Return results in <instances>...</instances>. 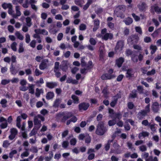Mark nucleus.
Here are the masks:
<instances>
[{"label": "nucleus", "instance_id": "1", "mask_svg": "<svg viewBox=\"0 0 161 161\" xmlns=\"http://www.w3.org/2000/svg\"><path fill=\"white\" fill-rule=\"evenodd\" d=\"M40 119L44 121V118L40 114H38L35 117L34 120L35 127L30 133L31 136L35 135L37 132L38 129L41 127V121Z\"/></svg>", "mask_w": 161, "mask_h": 161}, {"label": "nucleus", "instance_id": "2", "mask_svg": "<svg viewBox=\"0 0 161 161\" xmlns=\"http://www.w3.org/2000/svg\"><path fill=\"white\" fill-rule=\"evenodd\" d=\"M84 57L82 58L81 59V65L82 67H84L83 69L80 70V72L82 74H86L87 70L91 68L92 66V62L91 61H89L87 64H86L85 59Z\"/></svg>", "mask_w": 161, "mask_h": 161}, {"label": "nucleus", "instance_id": "3", "mask_svg": "<svg viewBox=\"0 0 161 161\" xmlns=\"http://www.w3.org/2000/svg\"><path fill=\"white\" fill-rule=\"evenodd\" d=\"M73 114L71 112H66L65 113L62 112L58 114L56 116L57 119H59L63 117L62 119V121H65L69 118L72 117Z\"/></svg>", "mask_w": 161, "mask_h": 161}, {"label": "nucleus", "instance_id": "4", "mask_svg": "<svg viewBox=\"0 0 161 161\" xmlns=\"http://www.w3.org/2000/svg\"><path fill=\"white\" fill-rule=\"evenodd\" d=\"M103 123L102 122L99 123L97 126L96 131L97 134L99 135H103L106 131V128L103 126Z\"/></svg>", "mask_w": 161, "mask_h": 161}, {"label": "nucleus", "instance_id": "5", "mask_svg": "<svg viewBox=\"0 0 161 161\" xmlns=\"http://www.w3.org/2000/svg\"><path fill=\"white\" fill-rule=\"evenodd\" d=\"M150 104H148L145 107L144 110H142L140 112L138 113V117L139 119L143 118V117L146 116L147 113L150 111Z\"/></svg>", "mask_w": 161, "mask_h": 161}, {"label": "nucleus", "instance_id": "6", "mask_svg": "<svg viewBox=\"0 0 161 161\" xmlns=\"http://www.w3.org/2000/svg\"><path fill=\"white\" fill-rule=\"evenodd\" d=\"M107 29L104 28L102 30L101 34L102 38L105 40L108 39H111L113 37L112 34L110 33H107Z\"/></svg>", "mask_w": 161, "mask_h": 161}, {"label": "nucleus", "instance_id": "7", "mask_svg": "<svg viewBox=\"0 0 161 161\" xmlns=\"http://www.w3.org/2000/svg\"><path fill=\"white\" fill-rule=\"evenodd\" d=\"M113 72V69H110L108 72V73L104 74L101 76V79L103 80H105L110 79L114 77L115 76L112 74Z\"/></svg>", "mask_w": 161, "mask_h": 161}, {"label": "nucleus", "instance_id": "8", "mask_svg": "<svg viewBox=\"0 0 161 161\" xmlns=\"http://www.w3.org/2000/svg\"><path fill=\"white\" fill-rule=\"evenodd\" d=\"M49 65L48 60L47 59H44L42 61L39 65V68L41 70H44L47 69Z\"/></svg>", "mask_w": 161, "mask_h": 161}, {"label": "nucleus", "instance_id": "9", "mask_svg": "<svg viewBox=\"0 0 161 161\" xmlns=\"http://www.w3.org/2000/svg\"><path fill=\"white\" fill-rule=\"evenodd\" d=\"M139 39V38L137 35H132L128 39V42L129 44H133L136 43Z\"/></svg>", "mask_w": 161, "mask_h": 161}, {"label": "nucleus", "instance_id": "10", "mask_svg": "<svg viewBox=\"0 0 161 161\" xmlns=\"http://www.w3.org/2000/svg\"><path fill=\"white\" fill-rule=\"evenodd\" d=\"M124 46V42L122 41H119L115 47V50L116 52H119L121 51Z\"/></svg>", "mask_w": 161, "mask_h": 161}, {"label": "nucleus", "instance_id": "11", "mask_svg": "<svg viewBox=\"0 0 161 161\" xmlns=\"http://www.w3.org/2000/svg\"><path fill=\"white\" fill-rule=\"evenodd\" d=\"M69 64L67 61H63L60 66V68L63 71H66L67 69Z\"/></svg>", "mask_w": 161, "mask_h": 161}, {"label": "nucleus", "instance_id": "12", "mask_svg": "<svg viewBox=\"0 0 161 161\" xmlns=\"http://www.w3.org/2000/svg\"><path fill=\"white\" fill-rule=\"evenodd\" d=\"M124 61V58L121 57L116 60L115 64L118 67L120 68Z\"/></svg>", "mask_w": 161, "mask_h": 161}, {"label": "nucleus", "instance_id": "13", "mask_svg": "<svg viewBox=\"0 0 161 161\" xmlns=\"http://www.w3.org/2000/svg\"><path fill=\"white\" fill-rule=\"evenodd\" d=\"M89 106L88 103H83L79 105V108L80 110H86Z\"/></svg>", "mask_w": 161, "mask_h": 161}, {"label": "nucleus", "instance_id": "14", "mask_svg": "<svg viewBox=\"0 0 161 161\" xmlns=\"http://www.w3.org/2000/svg\"><path fill=\"white\" fill-rule=\"evenodd\" d=\"M138 8L139 10L141 11H143L145 10L147 8V6L145 3L141 2L137 5Z\"/></svg>", "mask_w": 161, "mask_h": 161}, {"label": "nucleus", "instance_id": "15", "mask_svg": "<svg viewBox=\"0 0 161 161\" xmlns=\"http://www.w3.org/2000/svg\"><path fill=\"white\" fill-rule=\"evenodd\" d=\"M59 31L57 29L55 25H51L49 29V32L52 34H55Z\"/></svg>", "mask_w": 161, "mask_h": 161}, {"label": "nucleus", "instance_id": "16", "mask_svg": "<svg viewBox=\"0 0 161 161\" xmlns=\"http://www.w3.org/2000/svg\"><path fill=\"white\" fill-rule=\"evenodd\" d=\"M35 32L36 33L42 34L44 35H47L48 34V32L45 29H36L35 30Z\"/></svg>", "mask_w": 161, "mask_h": 161}, {"label": "nucleus", "instance_id": "17", "mask_svg": "<svg viewBox=\"0 0 161 161\" xmlns=\"http://www.w3.org/2000/svg\"><path fill=\"white\" fill-rule=\"evenodd\" d=\"M119 97L118 95H116L113 97L112 101L110 103V106L112 107H114L115 106L117 103L118 99Z\"/></svg>", "mask_w": 161, "mask_h": 161}, {"label": "nucleus", "instance_id": "18", "mask_svg": "<svg viewBox=\"0 0 161 161\" xmlns=\"http://www.w3.org/2000/svg\"><path fill=\"white\" fill-rule=\"evenodd\" d=\"M152 109L153 111L155 112H157L159 110V104L157 102H154L153 103Z\"/></svg>", "mask_w": 161, "mask_h": 161}, {"label": "nucleus", "instance_id": "19", "mask_svg": "<svg viewBox=\"0 0 161 161\" xmlns=\"http://www.w3.org/2000/svg\"><path fill=\"white\" fill-rule=\"evenodd\" d=\"M94 27L93 30L94 31H96L99 28V21L98 19L94 20Z\"/></svg>", "mask_w": 161, "mask_h": 161}, {"label": "nucleus", "instance_id": "20", "mask_svg": "<svg viewBox=\"0 0 161 161\" xmlns=\"http://www.w3.org/2000/svg\"><path fill=\"white\" fill-rule=\"evenodd\" d=\"M15 9L16 11V15L14 14L13 15V17L16 18L17 16H20L21 15V12L19 10L20 8L19 6H16Z\"/></svg>", "mask_w": 161, "mask_h": 161}, {"label": "nucleus", "instance_id": "21", "mask_svg": "<svg viewBox=\"0 0 161 161\" xmlns=\"http://www.w3.org/2000/svg\"><path fill=\"white\" fill-rule=\"evenodd\" d=\"M134 74V72L131 69H128L126 72V76L128 78H130L132 77Z\"/></svg>", "mask_w": 161, "mask_h": 161}, {"label": "nucleus", "instance_id": "22", "mask_svg": "<svg viewBox=\"0 0 161 161\" xmlns=\"http://www.w3.org/2000/svg\"><path fill=\"white\" fill-rule=\"evenodd\" d=\"M149 134V133L147 131H142L139 134V139H141L142 137H145L148 136Z\"/></svg>", "mask_w": 161, "mask_h": 161}, {"label": "nucleus", "instance_id": "23", "mask_svg": "<svg viewBox=\"0 0 161 161\" xmlns=\"http://www.w3.org/2000/svg\"><path fill=\"white\" fill-rule=\"evenodd\" d=\"M34 85L33 84H29L28 89H29V93L33 94L34 93Z\"/></svg>", "mask_w": 161, "mask_h": 161}, {"label": "nucleus", "instance_id": "24", "mask_svg": "<svg viewBox=\"0 0 161 161\" xmlns=\"http://www.w3.org/2000/svg\"><path fill=\"white\" fill-rule=\"evenodd\" d=\"M124 21L126 25H129L132 23L133 22V20L132 18L130 17H128L125 19L124 20Z\"/></svg>", "mask_w": 161, "mask_h": 161}, {"label": "nucleus", "instance_id": "25", "mask_svg": "<svg viewBox=\"0 0 161 161\" xmlns=\"http://www.w3.org/2000/svg\"><path fill=\"white\" fill-rule=\"evenodd\" d=\"M57 83L53 82H47L46 86L48 88H53L57 85Z\"/></svg>", "mask_w": 161, "mask_h": 161}, {"label": "nucleus", "instance_id": "26", "mask_svg": "<svg viewBox=\"0 0 161 161\" xmlns=\"http://www.w3.org/2000/svg\"><path fill=\"white\" fill-rule=\"evenodd\" d=\"M104 54V51L103 47H100V59H102L103 58Z\"/></svg>", "mask_w": 161, "mask_h": 161}, {"label": "nucleus", "instance_id": "27", "mask_svg": "<svg viewBox=\"0 0 161 161\" xmlns=\"http://www.w3.org/2000/svg\"><path fill=\"white\" fill-rule=\"evenodd\" d=\"M54 96V93L53 92H49L47 94L46 98L47 99L49 100L52 99Z\"/></svg>", "mask_w": 161, "mask_h": 161}, {"label": "nucleus", "instance_id": "28", "mask_svg": "<svg viewBox=\"0 0 161 161\" xmlns=\"http://www.w3.org/2000/svg\"><path fill=\"white\" fill-rule=\"evenodd\" d=\"M2 7L5 9L12 8V5L10 3H4L2 5Z\"/></svg>", "mask_w": 161, "mask_h": 161}, {"label": "nucleus", "instance_id": "29", "mask_svg": "<svg viewBox=\"0 0 161 161\" xmlns=\"http://www.w3.org/2000/svg\"><path fill=\"white\" fill-rule=\"evenodd\" d=\"M154 9L155 12L158 13H161V8H159L158 6H155L152 7L151 9Z\"/></svg>", "mask_w": 161, "mask_h": 161}, {"label": "nucleus", "instance_id": "30", "mask_svg": "<svg viewBox=\"0 0 161 161\" xmlns=\"http://www.w3.org/2000/svg\"><path fill=\"white\" fill-rule=\"evenodd\" d=\"M16 57L15 56H13L12 57L11 61L12 62V63L11 64V67L10 68V70H11V71H12V72L13 71V70L14 69L13 63H15L16 62Z\"/></svg>", "mask_w": 161, "mask_h": 161}, {"label": "nucleus", "instance_id": "31", "mask_svg": "<svg viewBox=\"0 0 161 161\" xmlns=\"http://www.w3.org/2000/svg\"><path fill=\"white\" fill-rule=\"evenodd\" d=\"M43 92V91L42 89L36 88L35 93L36 96L37 97H39L41 94Z\"/></svg>", "mask_w": 161, "mask_h": 161}, {"label": "nucleus", "instance_id": "32", "mask_svg": "<svg viewBox=\"0 0 161 161\" xmlns=\"http://www.w3.org/2000/svg\"><path fill=\"white\" fill-rule=\"evenodd\" d=\"M150 49L151 50V53L153 54L156 51L157 47L156 46L151 45L150 47Z\"/></svg>", "mask_w": 161, "mask_h": 161}, {"label": "nucleus", "instance_id": "33", "mask_svg": "<svg viewBox=\"0 0 161 161\" xmlns=\"http://www.w3.org/2000/svg\"><path fill=\"white\" fill-rule=\"evenodd\" d=\"M25 21L27 26L28 27H30L32 24L30 18L29 17H27L25 19Z\"/></svg>", "mask_w": 161, "mask_h": 161}, {"label": "nucleus", "instance_id": "34", "mask_svg": "<svg viewBox=\"0 0 161 161\" xmlns=\"http://www.w3.org/2000/svg\"><path fill=\"white\" fill-rule=\"evenodd\" d=\"M136 97V90H133L130 93L129 97L131 98H134Z\"/></svg>", "mask_w": 161, "mask_h": 161}, {"label": "nucleus", "instance_id": "35", "mask_svg": "<svg viewBox=\"0 0 161 161\" xmlns=\"http://www.w3.org/2000/svg\"><path fill=\"white\" fill-rule=\"evenodd\" d=\"M146 161H158V158L156 157L153 158L152 156H150L146 159Z\"/></svg>", "mask_w": 161, "mask_h": 161}, {"label": "nucleus", "instance_id": "36", "mask_svg": "<svg viewBox=\"0 0 161 161\" xmlns=\"http://www.w3.org/2000/svg\"><path fill=\"white\" fill-rule=\"evenodd\" d=\"M92 0H88L87 3L84 6L83 9L86 10L89 7L90 5L92 3Z\"/></svg>", "mask_w": 161, "mask_h": 161}, {"label": "nucleus", "instance_id": "37", "mask_svg": "<svg viewBox=\"0 0 161 161\" xmlns=\"http://www.w3.org/2000/svg\"><path fill=\"white\" fill-rule=\"evenodd\" d=\"M7 102V101L6 99H3L1 100L0 102V103L2 105V106L3 107L5 108L6 107V104Z\"/></svg>", "mask_w": 161, "mask_h": 161}, {"label": "nucleus", "instance_id": "38", "mask_svg": "<svg viewBox=\"0 0 161 161\" xmlns=\"http://www.w3.org/2000/svg\"><path fill=\"white\" fill-rule=\"evenodd\" d=\"M15 35L20 40H22L24 37L22 35H21L19 32L17 31L15 33Z\"/></svg>", "mask_w": 161, "mask_h": 161}, {"label": "nucleus", "instance_id": "39", "mask_svg": "<svg viewBox=\"0 0 161 161\" xmlns=\"http://www.w3.org/2000/svg\"><path fill=\"white\" fill-rule=\"evenodd\" d=\"M23 1L24 0H13L12 3L14 4L17 5L19 3L22 4Z\"/></svg>", "mask_w": 161, "mask_h": 161}, {"label": "nucleus", "instance_id": "40", "mask_svg": "<svg viewBox=\"0 0 161 161\" xmlns=\"http://www.w3.org/2000/svg\"><path fill=\"white\" fill-rule=\"evenodd\" d=\"M127 146L129 148L131 149L132 150H135V148L132 147V143L130 142H128L127 143Z\"/></svg>", "mask_w": 161, "mask_h": 161}, {"label": "nucleus", "instance_id": "41", "mask_svg": "<svg viewBox=\"0 0 161 161\" xmlns=\"http://www.w3.org/2000/svg\"><path fill=\"white\" fill-rule=\"evenodd\" d=\"M136 52V51H133L132 52L129 49L127 50L126 51V54L127 56H129V55H134L133 54V53H135Z\"/></svg>", "mask_w": 161, "mask_h": 161}, {"label": "nucleus", "instance_id": "42", "mask_svg": "<svg viewBox=\"0 0 161 161\" xmlns=\"http://www.w3.org/2000/svg\"><path fill=\"white\" fill-rule=\"evenodd\" d=\"M59 63L58 62H56L54 64V72L58 71L59 70Z\"/></svg>", "mask_w": 161, "mask_h": 161}, {"label": "nucleus", "instance_id": "43", "mask_svg": "<svg viewBox=\"0 0 161 161\" xmlns=\"http://www.w3.org/2000/svg\"><path fill=\"white\" fill-rule=\"evenodd\" d=\"M113 142V140H108V143L105 146V149L106 151L109 150L110 147V144Z\"/></svg>", "mask_w": 161, "mask_h": 161}, {"label": "nucleus", "instance_id": "44", "mask_svg": "<svg viewBox=\"0 0 161 161\" xmlns=\"http://www.w3.org/2000/svg\"><path fill=\"white\" fill-rule=\"evenodd\" d=\"M72 98L74 102L76 103H78L79 99L78 97L75 95H73L72 96Z\"/></svg>", "mask_w": 161, "mask_h": 161}, {"label": "nucleus", "instance_id": "45", "mask_svg": "<svg viewBox=\"0 0 161 161\" xmlns=\"http://www.w3.org/2000/svg\"><path fill=\"white\" fill-rule=\"evenodd\" d=\"M156 72L155 70L154 69H153L151 71H148L147 73V75H154Z\"/></svg>", "mask_w": 161, "mask_h": 161}, {"label": "nucleus", "instance_id": "46", "mask_svg": "<svg viewBox=\"0 0 161 161\" xmlns=\"http://www.w3.org/2000/svg\"><path fill=\"white\" fill-rule=\"evenodd\" d=\"M16 45L17 43L15 42H14L13 43H12L11 45V48L13 51H16L17 50L16 47Z\"/></svg>", "mask_w": 161, "mask_h": 161}, {"label": "nucleus", "instance_id": "47", "mask_svg": "<svg viewBox=\"0 0 161 161\" xmlns=\"http://www.w3.org/2000/svg\"><path fill=\"white\" fill-rule=\"evenodd\" d=\"M108 112L110 114L109 116L111 117V118L113 117L115 115V114L114 113V110L111 108H109Z\"/></svg>", "mask_w": 161, "mask_h": 161}, {"label": "nucleus", "instance_id": "48", "mask_svg": "<svg viewBox=\"0 0 161 161\" xmlns=\"http://www.w3.org/2000/svg\"><path fill=\"white\" fill-rule=\"evenodd\" d=\"M21 133L22 134V136L24 138H27V135L26 133L25 132L24 129L23 127L21 128Z\"/></svg>", "mask_w": 161, "mask_h": 161}, {"label": "nucleus", "instance_id": "49", "mask_svg": "<svg viewBox=\"0 0 161 161\" xmlns=\"http://www.w3.org/2000/svg\"><path fill=\"white\" fill-rule=\"evenodd\" d=\"M7 122H3L0 125V127L2 129H4L7 127Z\"/></svg>", "mask_w": 161, "mask_h": 161}, {"label": "nucleus", "instance_id": "50", "mask_svg": "<svg viewBox=\"0 0 161 161\" xmlns=\"http://www.w3.org/2000/svg\"><path fill=\"white\" fill-rule=\"evenodd\" d=\"M60 102V100L59 99H57L54 102L53 106L55 107H58Z\"/></svg>", "mask_w": 161, "mask_h": 161}, {"label": "nucleus", "instance_id": "51", "mask_svg": "<svg viewBox=\"0 0 161 161\" xmlns=\"http://www.w3.org/2000/svg\"><path fill=\"white\" fill-rule=\"evenodd\" d=\"M116 121L115 119L110 120L108 122V124L109 126H111L114 125L116 123Z\"/></svg>", "mask_w": 161, "mask_h": 161}, {"label": "nucleus", "instance_id": "52", "mask_svg": "<svg viewBox=\"0 0 161 161\" xmlns=\"http://www.w3.org/2000/svg\"><path fill=\"white\" fill-rule=\"evenodd\" d=\"M150 67H149L147 68H142V73L143 74H146L147 75V70L148 69H149Z\"/></svg>", "mask_w": 161, "mask_h": 161}, {"label": "nucleus", "instance_id": "53", "mask_svg": "<svg viewBox=\"0 0 161 161\" xmlns=\"http://www.w3.org/2000/svg\"><path fill=\"white\" fill-rule=\"evenodd\" d=\"M69 144L68 142L67 141H64L62 143V147L64 148H66Z\"/></svg>", "mask_w": 161, "mask_h": 161}, {"label": "nucleus", "instance_id": "54", "mask_svg": "<svg viewBox=\"0 0 161 161\" xmlns=\"http://www.w3.org/2000/svg\"><path fill=\"white\" fill-rule=\"evenodd\" d=\"M79 29L80 30L84 31L86 29V26L85 24H81L80 26Z\"/></svg>", "mask_w": 161, "mask_h": 161}, {"label": "nucleus", "instance_id": "55", "mask_svg": "<svg viewBox=\"0 0 161 161\" xmlns=\"http://www.w3.org/2000/svg\"><path fill=\"white\" fill-rule=\"evenodd\" d=\"M24 51V48L23 47V44L22 43H20L19 45V53L23 52Z\"/></svg>", "mask_w": 161, "mask_h": 161}, {"label": "nucleus", "instance_id": "56", "mask_svg": "<svg viewBox=\"0 0 161 161\" xmlns=\"http://www.w3.org/2000/svg\"><path fill=\"white\" fill-rule=\"evenodd\" d=\"M124 7V6H123V5H120V6H118V7H116V8L115 9V10H114V12L115 13L116 12L117 13V12H118V11L119 10H121L122 8H123Z\"/></svg>", "mask_w": 161, "mask_h": 161}, {"label": "nucleus", "instance_id": "57", "mask_svg": "<svg viewBox=\"0 0 161 161\" xmlns=\"http://www.w3.org/2000/svg\"><path fill=\"white\" fill-rule=\"evenodd\" d=\"M28 0H25V3L22 4V6L25 8H27L28 7Z\"/></svg>", "mask_w": 161, "mask_h": 161}, {"label": "nucleus", "instance_id": "58", "mask_svg": "<svg viewBox=\"0 0 161 161\" xmlns=\"http://www.w3.org/2000/svg\"><path fill=\"white\" fill-rule=\"evenodd\" d=\"M29 154V153L27 151H26L21 154V157L22 158H23L25 157H27Z\"/></svg>", "mask_w": 161, "mask_h": 161}, {"label": "nucleus", "instance_id": "59", "mask_svg": "<svg viewBox=\"0 0 161 161\" xmlns=\"http://www.w3.org/2000/svg\"><path fill=\"white\" fill-rule=\"evenodd\" d=\"M102 92L104 95V96L105 98L107 97L108 96V92L107 88H105L102 91Z\"/></svg>", "mask_w": 161, "mask_h": 161}, {"label": "nucleus", "instance_id": "60", "mask_svg": "<svg viewBox=\"0 0 161 161\" xmlns=\"http://www.w3.org/2000/svg\"><path fill=\"white\" fill-rule=\"evenodd\" d=\"M17 153V151L16 150H12L10 153H9V157L10 158H12L13 157V155L14 154H16Z\"/></svg>", "mask_w": 161, "mask_h": 161}, {"label": "nucleus", "instance_id": "61", "mask_svg": "<svg viewBox=\"0 0 161 161\" xmlns=\"http://www.w3.org/2000/svg\"><path fill=\"white\" fill-rule=\"evenodd\" d=\"M135 30L136 32H138L140 34H142V29L140 27L137 26L135 27Z\"/></svg>", "mask_w": 161, "mask_h": 161}, {"label": "nucleus", "instance_id": "62", "mask_svg": "<svg viewBox=\"0 0 161 161\" xmlns=\"http://www.w3.org/2000/svg\"><path fill=\"white\" fill-rule=\"evenodd\" d=\"M85 139L86 143H89L90 142L91 140V138L88 135L86 136Z\"/></svg>", "mask_w": 161, "mask_h": 161}, {"label": "nucleus", "instance_id": "63", "mask_svg": "<svg viewBox=\"0 0 161 161\" xmlns=\"http://www.w3.org/2000/svg\"><path fill=\"white\" fill-rule=\"evenodd\" d=\"M36 43V41L35 40H33L30 43V45L32 47L34 48L35 47Z\"/></svg>", "mask_w": 161, "mask_h": 161}, {"label": "nucleus", "instance_id": "64", "mask_svg": "<svg viewBox=\"0 0 161 161\" xmlns=\"http://www.w3.org/2000/svg\"><path fill=\"white\" fill-rule=\"evenodd\" d=\"M148 156L149 153H144L142 154V157L146 160V158H148Z\"/></svg>", "mask_w": 161, "mask_h": 161}]
</instances>
